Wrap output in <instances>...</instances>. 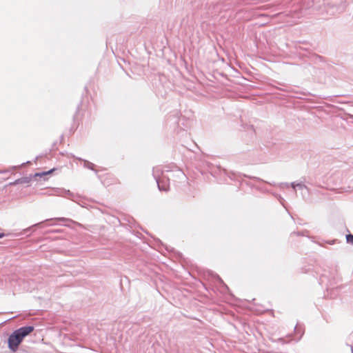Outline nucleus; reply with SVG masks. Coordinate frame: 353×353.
Masks as SVG:
<instances>
[{"label": "nucleus", "instance_id": "obj_9", "mask_svg": "<svg viewBox=\"0 0 353 353\" xmlns=\"http://www.w3.org/2000/svg\"><path fill=\"white\" fill-rule=\"evenodd\" d=\"M294 332H297L298 334H300L299 337L296 339V341L297 342L301 339L304 332L302 330V328H301L300 327H298L297 325H296L294 327Z\"/></svg>", "mask_w": 353, "mask_h": 353}, {"label": "nucleus", "instance_id": "obj_5", "mask_svg": "<svg viewBox=\"0 0 353 353\" xmlns=\"http://www.w3.org/2000/svg\"><path fill=\"white\" fill-rule=\"evenodd\" d=\"M44 223V221H41V222H39V223H35L26 229H24L23 230V232L19 234L18 236H20V235H22V234H26L27 236H30V233L31 232H34L35 231V228H39L41 227L43 224Z\"/></svg>", "mask_w": 353, "mask_h": 353}, {"label": "nucleus", "instance_id": "obj_15", "mask_svg": "<svg viewBox=\"0 0 353 353\" xmlns=\"http://www.w3.org/2000/svg\"><path fill=\"white\" fill-rule=\"evenodd\" d=\"M249 178L250 179H253L257 181H262V182H265V183H267L266 181H263V179L259 178V177H256V176H253V177H251V176H249Z\"/></svg>", "mask_w": 353, "mask_h": 353}, {"label": "nucleus", "instance_id": "obj_8", "mask_svg": "<svg viewBox=\"0 0 353 353\" xmlns=\"http://www.w3.org/2000/svg\"><path fill=\"white\" fill-rule=\"evenodd\" d=\"M77 159L79 161H82L83 162V167L84 168L90 169V170H94L96 173H97V171L94 169V164H93L92 163H91V162L87 161V160L83 159L81 158H77Z\"/></svg>", "mask_w": 353, "mask_h": 353}, {"label": "nucleus", "instance_id": "obj_21", "mask_svg": "<svg viewBox=\"0 0 353 353\" xmlns=\"http://www.w3.org/2000/svg\"><path fill=\"white\" fill-rule=\"evenodd\" d=\"M5 236L4 233H0V239L3 238Z\"/></svg>", "mask_w": 353, "mask_h": 353}, {"label": "nucleus", "instance_id": "obj_13", "mask_svg": "<svg viewBox=\"0 0 353 353\" xmlns=\"http://www.w3.org/2000/svg\"><path fill=\"white\" fill-rule=\"evenodd\" d=\"M54 170V168L51 169V170H48V172H46L36 173V174H34V176H37L46 175V174H47L52 173Z\"/></svg>", "mask_w": 353, "mask_h": 353}, {"label": "nucleus", "instance_id": "obj_23", "mask_svg": "<svg viewBox=\"0 0 353 353\" xmlns=\"http://www.w3.org/2000/svg\"><path fill=\"white\" fill-rule=\"evenodd\" d=\"M178 172H179V174H183V173H182L180 170H178Z\"/></svg>", "mask_w": 353, "mask_h": 353}, {"label": "nucleus", "instance_id": "obj_4", "mask_svg": "<svg viewBox=\"0 0 353 353\" xmlns=\"http://www.w3.org/2000/svg\"><path fill=\"white\" fill-rule=\"evenodd\" d=\"M43 221H44V223L48 222V221L51 222L48 225L50 226L57 225V223L56 221H64V222H65L63 224V225H65V226H69L68 223H76V222L72 221V219L64 218V217H59V218H55V219H46V220H45Z\"/></svg>", "mask_w": 353, "mask_h": 353}, {"label": "nucleus", "instance_id": "obj_17", "mask_svg": "<svg viewBox=\"0 0 353 353\" xmlns=\"http://www.w3.org/2000/svg\"><path fill=\"white\" fill-rule=\"evenodd\" d=\"M296 184H297V183H296V182H292V183H290V185L293 189H294V190H295V189L296 188Z\"/></svg>", "mask_w": 353, "mask_h": 353}, {"label": "nucleus", "instance_id": "obj_7", "mask_svg": "<svg viewBox=\"0 0 353 353\" xmlns=\"http://www.w3.org/2000/svg\"><path fill=\"white\" fill-rule=\"evenodd\" d=\"M57 194L59 196L66 197L74 201V194L69 190H59Z\"/></svg>", "mask_w": 353, "mask_h": 353}, {"label": "nucleus", "instance_id": "obj_6", "mask_svg": "<svg viewBox=\"0 0 353 353\" xmlns=\"http://www.w3.org/2000/svg\"><path fill=\"white\" fill-rule=\"evenodd\" d=\"M32 179V176H23L20 179L15 180L14 181L10 183V185H16L18 184H28Z\"/></svg>", "mask_w": 353, "mask_h": 353}, {"label": "nucleus", "instance_id": "obj_14", "mask_svg": "<svg viewBox=\"0 0 353 353\" xmlns=\"http://www.w3.org/2000/svg\"><path fill=\"white\" fill-rule=\"evenodd\" d=\"M216 279L217 280L219 281V282L224 287H225L226 288H228V286L224 283V282L223 281V280L219 277V275H216Z\"/></svg>", "mask_w": 353, "mask_h": 353}, {"label": "nucleus", "instance_id": "obj_10", "mask_svg": "<svg viewBox=\"0 0 353 353\" xmlns=\"http://www.w3.org/2000/svg\"><path fill=\"white\" fill-rule=\"evenodd\" d=\"M346 242L353 245V234H347L345 235Z\"/></svg>", "mask_w": 353, "mask_h": 353}, {"label": "nucleus", "instance_id": "obj_16", "mask_svg": "<svg viewBox=\"0 0 353 353\" xmlns=\"http://www.w3.org/2000/svg\"><path fill=\"white\" fill-rule=\"evenodd\" d=\"M278 341L279 343H281V344H284V343H286L287 342L285 341V340L283 339V338H279L278 339Z\"/></svg>", "mask_w": 353, "mask_h": 353}, {"label": "nucleus", "instance_id": "obj_18", "mask_svg": "<svg viewBox=\"0 0 353 353\" xmlns=\"http://www.w3.org/2000/svg\"><path fill=\"white\" fill-rule=\"evenodd\" d=\"M281 187L289 188L290 184H289V183H281Z\"/></svg>", "mask_w": 353, "mask_h": 353}, {"label": "nucleus", "instance_id": "obj_12", "mask_svg": "<svg viewBox=\"0 0 353 353\" xmlns=\"http://www.w3.org/2000/svg\"><path fill=\"white\" fill-rule=\"evenodd\" d=\"M63 232V230L61 229H55V230H50L47 232L48 234H56L61 233Z\"/></svg>", "mask_w": 353, "mask_h": 353}, {"label": "nucleus", "instance_id": "obj_20", "mask_svg": "<svg viewBox=\"0 0 353 353\" xmlns=\"http://www.w3.org/2000/svg\"><path fill=\"white\" fill-rule=\"evenodd\" d=\"M347 347H350L351 352L353 353V347L352 345H349L347 344Z\"/></svg>", "mask_w": 353, "mask_h": 353}, {"label": "nucleus", "instance_id": "obj_11", "mask_svg": "<svg viewBox=\"0 0 353 353\" xmlns=\"http://www.w3.org/2000/svg\"><path fill=\"white\" fill-rule=\"evenodd\" d=\"M296 185V188H299V190L305 189L308 192V188L305 185L303 184L301 182L297 183V184Z\"/></svg>", "mask_w": 353, "mask_h": 353}, {"label": "nucleus", "instance_id": "obj_1", "mask_svg": "<svg viewBox=\"0 0 353 353\" xmlns=\"http://www.w3.org/2000/svg\"><path fill=\"white\" fill-rule=\"evenodd\" d=\"M161 170L159 168H154L152 170V175L157 182L158 189L160 191L168 192L169 190V176H165L162 173V176H160Z\"/></svg>", "mask_w": 353, "mask_h": 353}, {"label": "nucleus", "instance_id": "obj_2", "mask_svg": "<svg viewBox=\"0 0 353 353\" xmlns=\"http://www.w3.org/2000/svg\"><path fill=\"white\" fill-rule=\"evenodd\" d=\"M23 340V339L17 334L15 330L12 332L8 339L6 337L3 338L2 336H0V343L7 342L9 350L12 352H16L18 350L19 346Z\"/></svg>", "mask_w": 353, "mask_h": 353}, {"label": "nucleus", "instance_id": "obj_3", "mask_svg": "<svg viewBox=\"0 0 353 353\" xmlns=\"http://www.w3.org/2000/svg\"><path fill=\"white\" fill-rule=\"evenodd\" d=\"M34 330V327L33 325H26L15 330V331L23 339H24V338L33 332Z\"/></svg>", "mask_w": 353, "mask_h": 353}, {"label": "nucleus", "instance_id": "obj_22", "mask_svg": "<svg viewBox=\"0 0 353 353\" xmlns=\"http://www.w3.org/2000/svg\"><path fill=\"white\" fill-rule=\"evenodd\" d=\"M6 171H5V170H0V174H3V173H6Z\"/></svg>", "mask_w": 353, "mask_h": 353}, {"label": "nucleus", "instance_id": "obj_19", "mask_svg": "<svg viewBox=\"0 0 353 353\" xmlns=\"http://www.w3.org/2000/svg\"><path fill=\"white\" fill-rule=\"evenodd\" d=\"M279 200L280 203H281L283 205H284V204H283V201H285L284 199H283V197H281V196H279Z\"/></svg>", "mask_w": 353, "mask_h": 353}]
</instances>
